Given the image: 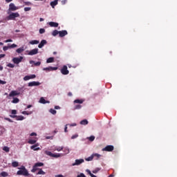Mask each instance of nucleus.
Returning <instances> with one entry per match:
<instances>
[{
	"label": "nucleus",
	"instance_id": "1",
	"mask_svg": "<svg viewBox=\"0 0 177 177\" xmlns=\"http://www.w3.org/2000/svg\"><path fill=\"white\" fill-rule=\"evenodd\" d=\"M38 167H44V163L43 162H37L35 163L33 167H32V169L31 170V172H37V171H38V169H39V168H38Z\"/></svg>",
	"mask_w": 177,
	"mask_h": 177
},
{
	"label": "nucleus",
	"instance_id": "2",
	"mask_svg": "<svg viewBox=\"0 0 177 177\" xmlns=\"http://www.w3.org/2000/svg\"><path fill=\"white\" fill-rule=\"evenodd\" d=\"M16 17H20V14L19 12H12L7 17V20H15Z\"/></svg>",
	"mask_w": 177,
	"mask_h": 177
},
{
	"label": "nucleus",
	"instance_id": "3",
	"mask_svg": "<svg viewBox=\"0 0 177 177\" xmlns=\"http://www.w3.org/2000/svg\"><path fill=\"white\" fill-rule=\"evenodd\" d=\"M17 175H23V176H29L28 170H19L17 172Z\"/></svg>",
	"mask_w": 177,
	"mask_h": 177
},
{
	"label": "nucleus",
	"instance_id": "4",
	"mask_svg": "<svg viewBox=\"0 0 177 177\" xmlns=\"http://www.w3.org/2000/svg\"><path fill=\"white\" fill-rule=\"evenodd\" d=\"M61 73L63 75H68L70 71L67 70V66L64 65L61 68Z\"/></svg>",
	"mask_w": 177,
	"mask_h": 177
},
{
	"label": "nucleus",
	"instance_id": "5",
	"mask_svg": "<svg viewBox=\"0 0 177 177\" xmlns=\"http://www.w3.org/2000/svg\"><path fill=\"white\" fill-rule=\"evenodd\" d=\"M45 154H46V156H50V157H54V158H59V157H60V153L55 154L49 151H46Z\"/></svg>",
	"mask_w": 177,
	"mask_h": 177
},
{
	"label": "nucleus",
	"instance_id": "6",
	"mask_svg": "<svg viewBox=\"0 0 177 177\" xmlns=\"http://www.w3.org/2000/svg\"><path fill=\"white\" fill-rule=\"evenodd\" d=\"M17 9H19V8L15 6V3H10L8 12H15V10H17Z\"/></svg>",
	"mask_w": 177,
	"mask_h": 177
},
{
	"label": "nucleus",
	"instance_id": "7",
	"mask_svg": "<svg viewBox=\"0 0 177 177\" xmlns=\"http://www.w3.org/2000/svg\"><path fill=\"white\" fill-rule=\"evenodd\" d=\"M22 61H23V57H14L12 59V62L15 64H19V63H21Z\"/></svg>",
	"mask_w": 177,
	"mask_h": 177
},
{
	"label": "nucleus",
	"instance_id": "8",
	"mask_svg": "<svg viewBox=\"0 0 177 177\" xmlns=\"http://www.w3.org/2000/svg\"><path fill=\"white\" fill-rule=\"evenodd\" d=\"M20 95V93L17 91H12L9 95L8 97H15V96H19Z\"/></svg>",
	"mask_w": 177,
	"mask_h": 177
},
{
	"label": "nucleus",
	"instance_id": "9",
	"mask_svg": "<svg viewBox=\"0 0 177 177\" xmlns=\"http://www.w3.org/2000/svg\"><path fill=\"white\" fill-rule=\"evenodd\" d=\"M113 150H114V146L113 145H107L102 149L103 151H113Z\"/></svg>",
	"mask_w": 177,
	"mask_h": 177
},
{
	"label": "nucleus",
	"instance_id": "10",
	"mask_svg": "<svg viewBox=\"0 0 177 177\" xmlns=\"http://www.w3.org/2000/svg\"><path fill=\"white\" fill-rule=\"evenodd\" d=\"M59 68L58 67H53V66H49L47 68H44L43 71H56Z\"/></svg>",
	"mask_w": 177,
	"mask_h": 177
},
{
	"label": "nucleus",
	"instance_id": "11",
	"mask_svg": "<svg viewBox=\"0 0 177 177\" xmlns=\"http://www.w3.org/2000/svg\"><path fill=\"white\" fill-rule=\"evenodd\" d=\"M41 84V82H30L28 83V86H39V85Z\"/></svg>",
	"mask_w": 177,
	"mask_h": 177
},
{
	"label": "nucleus",
	"instance_id": "12",
	"mask_svg": "<svg viewBox=\"0 0 177 177\" xmlns=\"http://www.w3.org/2000/svg\"><path fill=\"white\" fill-rule=\"evenodd\" d=\"M84 159H76L75 162L72 164L73 167H75V165H80V164H82L84 162Z\"/></svg>",
	"mask_w": 177,
	"mask_h": 177
},
{
	"label": "nucleus",
	"instance_id": "13",
	"mask_svg": "<svg viewBox=\"0 0 177 177\" xmlns=\"http://www.w3.org/2000/svg\"><path fill=\"white\" fill-rule=\"evenodd\" d=\"M38 146H39V144H35L30 147V149L31 150H34V151H38V150H41V148H39Z\"/></svg>",
	"mask_w": 177,
	"mask_h": 177
},
{
	"label": "nucleus",
	"instance_id": "14",
	"mask_svg": "<svg viewBox=\"0 0 177 177\" xmlns=\"http://www.w3.org/2000/svg\"><path fill=\"white\" fill-rule=\"evenodd\" d=\"M38 53V48H34L28 52V55L29 56H34V55H37Z\"/></svg>",
	"mask_w": 177,
	"mask_h": 177
},
{
	"label": "nucleus",
	"instance_id": "15",
	"mask_svg": "<svg viewBox=\"0 0 177 177\" xmlns=\"http://www.w3.org/2000/svg\"><path fill=\"white\" fill-rule=\"evenodd\" d=\"M46 44H48L46 40L43 39V40L41 41L40 44H39L38 48H39V49H41V48H44V46L46 45Z\"/></svg>",
	"mask_w": 177,
	"mask_h": 177
},
{
	"label": "nucleus",
	"instance_id": "16",
	"mask_svg": "<svg viewBox=\"0 0 177 177\" xmlns=\"http://www.w3.org/2000/svg\"><path fill=\"white\" fill-rule=\"evenodd\" d=\"M68 32H67V30H61L59 31V35L61 38H63V37H66Z\"/></svg>",
	"mask_w": 177,
	"mask_h": 177
},
{
	"label": "nucleus",
	"instance_id": "17",
	"mask_svg": "<svg viewBox=\"0 0 177 177\" xmlns=\"http://www.w3.org/2000/svg\"><path fill=\"white\" fill-rule=\"evenodd\" d=\"M48 24L50 27H59V24L57 22L50 21Z\"/></svg>",
	"mask_w": 177,
	"mask_h": 177
},
{
	"label": "nucleus",
	"instance_id": "18",
	"mask_svg": "<svg viewBox=\"0 0 177 177\" xmlns=\"http://www.w3.org/2000/svg\"><path fill=\"white\" fill-rule=\"evenodd\" d=\"M39 103H41V104H46V103H50L49 101H46L44 97H41L39 100Z\"/></svg>",
	"mask_w": 177,
	"mask_h": 177
},
{
	"label": "nucleus",
	"instance_id": "19",
	"mask_svg": "<svg viewBox=\"0 0 177 177\" xmlns=\"http://www.w3.org/2000/svg\"><path fill=\"white\" fill-rule=\"evenodd\" d=\"M57 3H58V1H57V0H55L54 1H51V2L50 3V6H51L53 9H55V6H56V5H57Z\"/></svg>",
	"mask_w": 177,
	"mask_h": 177
},
{
	"label": "nucleus",
	"instance_id": "20",
	"mask_svg": "<svg viewBox=\"0 0 177 177\" xmlns=\"http://www.w3.org/2000/svg\"><path fill=\"white\" fill-rule=\"evenodd\" d=\"M29 63H30V64H32V63H34V65L36 66H41V62H34V61H32V60H30V61L29 62Z\"/></svg>",
	"mask_w": 177,
	"mask_h": 177
},
{
	"label": "nucleus",
	"instance_id": "21",
	"mask_svg": "<svg viewBox=\"0 0 177 177\" xmlns=\"http://www.w3.org/2000/svg\"><path fill=\"white\" fill-rule=\"evenodd\" d=\"M89 124V122H88V120L84 119L80 122L81 125H88Z\"/></svg>",
	"mask_w": 177,
	"mask_h": 177
},
{
	"label": "nucleus",
	"instance_id": "22",
	"mask_svg": "<svg viewBox=\"0 0 177 177\" xmlns=\"http://www.w3.org/2000/svg\"><path fill=\"white\" fill-rule=\"evenodd\" d=\"M29 44H30V45H38V44H39V41H38V40H32L29 42Z\"/></svg>",
	"mask_w": 177,
	"mask_h": 177
},
{
	"label": "nucleus",
	"instance_id": "23",
	"mask_svg": "<svg viewBox=\"0 0 177 177\" xmlns=\"http://www.w3.org/2000/svg\"><path fill=\"white\" fill-rule=\"evenodd\" d=\"M17 53H22V52H24V46H22L18 49L16 50Z\"/></svg>",
	"mask_w": 177,
	"mask_h": 177
},
{
	"label": "nucleus",
	"instance_id": "24",
	"mask_svg": "<svg viewBox=\"0 0 177 177\" xmlns=\"http://www.w3.org/2000/svg\"><path fill=\"white\" fill-rule=\"evenodd\" d=\"M37 171H39L37 173V175H45V171H44L42 170V169H39Z\"/></svg>",
	"mask_w": 177,
	"mask_h": 177
},
{
	"label": "nucleus",
	"instance_id": "25",
	"mask_svg": "<svg viewBox=\"0 0 177 177\" xmlns=\"http://www.w3.org/2000/svg\"><path fill=\"white\" fill-rule=\"evenodd\" d=\"M55 62V58L49 57L46 60V63H53Z\"/></svg>",
	"mask_w": 177,
	"mask_h": 177
},
{
	"label": "nucleus",
	"instance_id": "26",
	"mask_svg": "<svg viewBox=\"0 0 177 177\" xmlns=\"http://www.w3.org/2000/svg\"><path fill=\"white\" fill-rule=\"evenodd\" d=\"M12 167H13L14 168L19 167V162L13 161L12 162Z\"/></svg>",
	"mask_w": 177,
	"mask_h": 177
},
{
	"label": "nucleus",
	"instance_id": "27",
	"mask_svg": "<svg viewBox=\"0 0 177 177\" xmlns=\"http://www.w3.org/2000/svg\"><path fill=\"white\" fill-rule=\"evenodd\" d=\"M28 143L29 145H35L37 143V140H29Z\"/></svg>",
	"mask_w": 177,
	"mask_h": 177
},
{
	"label": "nucleus",
	"instance_id": "28",
	"mask_svg": "<svg viewBox=\"0 0 177 177\" xmlns=\"http://www.w3.org/2000/svg\"><path fill=\"white\" fill-rule=\"evenodd\" d=\"M23 120H24V116H23V115L17 116V119H16L17 121H23Z\"/></svg>",
	"mask_w": 177,
	"mask_h": 177
},
{
	"label": "nucleus",
	"instance_id": "29",
	"mask_svg": "<svg viewBox=\"0 0 177 177\" xmlns=\"http://www.w3.org/2000/svg\"><path fill=\"white\" fill-rule=\"evenodd\" d=\"M19 102H20V100H19V98L14 97L13 100L12 101V103H14L15 104H16L17 103H19Z\"/></svg>",
	"mask_w": 177,
	"mask_h": 177
},
{
	"label": "nucleus",
	"instance_id": "30",
	"mask_svg": "<svg viewBox=\"0 0 177 177\" xmlns=\"http://www.w3.org/2000/svg\"><path fill=\"white\" fill-rule=\"evenodd\" d=\"M74 103H77L79 104H82L84 103V100H75Z\"/></svg>",
	"mask_w": 177,
	"mask_h": 177
},
{
	"label": "nucleus",
	"instance_id": "31",
	"mask_svg": "<svg viewBox=\"0 0 177 177\" xmlns=\"http://www.w3.org/2000/svg\"><path fill=\"white\" fill-rule=\"evenodd\" d=\"M0 175L1 176L6 177L9 176V174H8L6 171H2Z\"/></svg>",
	"mask_w": 177,
	"mask_h": 177
},
{
	"label": "nucleus",
	"instance_id": "32",
	"mask_svg": "<svg viewBox=\"0 0 177 177\" xmlns=\"http://www.w3.org/2000/svg\"><path fill=\"white\" fill-rule=\"evenodd\" d=\"M58 34H59V31H58L57 30H55L52 32V35H53V37H56V35H57Z\"/></svg>",
	"mask_w": 177,
	"mask_h": 177
},
{
	"label": "nucleus",
	"instance_id": "33",
	"mask_svg": "<svg viewBox=\"0 0 177 177\" xmlns=\"http://www.w3.org/2000/svg\"><path fill=\"white\" fill-rule=\"evenodd\" d=\"M3 150L6 151V153H9L10 149L8 147H3Z\"/></svg>",
	"mask_w": 177,
	"mask_h": 177
},
{
	"label": "nucleus",
	"instance_id": "34",
	"mask_svg": "<svg viewBox=\"0 0 177 177\" xmlns=\"http://www.w3.org/2000/svg\"><path fill=\"white\" fill-rule=\"evenodd\" d=\"M82 107V106H81L80 104L75 105L74 107V110H80V109H81Z\"/></svg>",
	"mask_w": 177,
	"mask_h": 177
},
{
	"label": "nucleus",
	"instance_id": "35",
	"mask_svg": "<svg viewBox=\"0 0 177 177\" xmlns=\"http://www.w3.org/2000/svg\"><path fill=\"white\" fill-rule=\"evenodd\" d=\"M55 150H57V151H62V150H63V147H55Z\"/></svg>",
	"mask_w": 177,
	"mask_h": 177
},
{
	"label": "nucleus",
	"instance_id": "36",
	"mask_svg": "<svg viewBox=\"0 0 177 177\" xmlns=\"http://www.w3.org/2000/svg\"><path fill=\"white\" fill-rule=\"evenodd\" d=\"M85 160L86 161H92V160H93V156L92 155L91 156L86 158Z\"/></svg>",
	"mask_w": 177,
	"mask_h": 177
},
{
	"label": "nucleus",
	"instance_id": "37",
	"mask_svg": "<svg viewBox=\"0 0 177 177\" xmlns=\"http://www.w3.org/2000/svg\"><path fill=\"white\" fill-rule=\"evenodd\" d=\"M50 113H51V114L55 115V114H56L57 111H56V110H55L53 109H50Z\"/></svg>",
	"mask_w": 177,
	"mask_h": 177
},
{
	"label": "nucleus",
	"instance_id": "38",
	"mask_svg": "<svg viewBox=\"0 0 177 177\" xmlns=\"http://www.w3.org/2000/svg\"><path fill=\"white\" fill-rule=\"evenodd\" d=\"M88 140H90V142H93V140H95V136H91L88 138Z\"/></svg>",
	"mask_w": 177,
	"mask_h": 177
},
{
	"label": "nucleus",
	"instance_id": "39",
	"mask_svg": "<svg viewBox=\"0 0 177 177\" xmlns=\"http://www.w3.org/2000/svg\"><path fill=\"white\" fill-rule=\"evenodd\" d=\"M93 157H97V158H100L101 155L99 153H93Z\"/></svg>",
	"mask_w": 177,
	"mask_h": 177
},
{
	"label": "nucleus",
	"instance_id": "40",
	"mask_svg": "<svg viewBox=\"0 0 177 177\" xmlns=\"http://www.w3.org/2000/svg\"><path fill=\"white\" fill-rule=\"evenodd\" d=\"M64 151L66 154H68L70 153V149H68V148H65Z\"/></svg>",
	"mask_w": 177,
	"mask_h": 177
},
{
	"label": "nucleus",
	"instance_id": "41",
	"mask_svg": "<svg viewBox=\"0 0 177 177\" xmlns=\"http://www.w3.org/2000/svg\"><path fill=\"white\" fill-rule=\"evenodd\" d=\"M28 80H30V75H26L24 77V81H28Z\"/></svg>",
	"mask_w": 177,
	"mask_h": 177
},
{
	"label": "nucleus",
	"instance_id": "42",
	"mask_svg": "<svg viewBox=\"0 0 177 177\" xmlns=\"http://www.w3.org/2000/svg\"><path fill=\"white\" fill-rule=\"evenodd\" d=\"M24 3L26 5V6H30L32 5L31 2L30 1H24Z\"/></svg>",
	"mask_w": 177,
	"mask_h": 177
},
{
	"label": "nucleus",
	"instance_id": "43",
	"mask_svg": "<svg viewBox=\"0 0 177 177\" xmlns=\"http://www.w3.org/2000/svg\"><path fill=\"white\" fill-rule=\"evenodd\" d=\"M7 66L10 67V68H15V64H8Z\"/></svg>",
	"mask_w": 177,
	"mask_h": 177
},
{
	"label": "nucleus",
	"instance_id": "44",
	"mask_svg": "<svg viewBox=\"0 0 177 177\" xmlns=\"http://www.w3.org/2000/svg\"><path fill=\"white\" fill-rule=\"evenodd\" d=\"M100 171V169L97 168L93 171V174H97Z\"/></svg>",
	"mask_w": 177,
	"mask_h": 177
},
{
	"label": "nucleus",
	"instance_id": "45",
	"mask_svg": "<svg viewBox=\"0 0 177 177\" xmlns=\"http://www.w3.org/2000/svg\"><path fill=\"white\" fill-rule=\"evenodd\" d=\"M29 10H31V8L30 7L24 8V11L25 12H29Z\"/></svg>",
	"mask_w": 177,
	"mask_h": 177
},
{
	"label": "nucleus",
	"instance_id": "46",
	"mask_svg": "<svg viewBox=\"0 0 177 177\" xmlns=\"http://www.w3.org/2000/svg\"><path fill=\"white\" fill-rule=\"evenodd\" d=\"M10 48H17V45L12 44L9 46Z\"/></svg>",
	"mask_w": 177,
	"mask_h": 177
},
{
	"label": "nucleus",
	"instance_id": "47",
	"mask_svg": "<svg viewBox=\"0 0 177 177\" xmlns=\"http://www.w3.org/2000/svg\"><path fill=\"white\" fill-rule=\"evenodd\" d=\"M44 32H45V29H44V28L39 29V34H44Z\"/></svg>",
	"mask_w": 177,
	"mask_h": 177
},
{
	"label": "nucleus",
	"instance_id": "48",
	"mask_svg": "<svg viewBox=\"0 0 177 177\" xmlns=\"http://www.w3.org/2000/svg\"><path fill=\"white\" fill-rule=\"evenodd\" d=\"M19 169H20V171L27 170V169H26V167L24 166H21V167L19 168Z\"/></svg>",
	"mask_w": 177,
	"mask_h": 177
},
{
	"label": "nucleus",
	"instance_id": "49",
	"mask_svg": "<svg viewBox=\"0 0 177 177\" xmlns=\"http://www.w3.org/2000/svg\"><path fill=\"white\" fill-rule=\"evenodd\" d=\"M30 80H34V78H35L37 76L35 75H29Z\"/></svg>",
	"mask_w": 177,
	"mask_h": 177
},
{
	"label": "nucleus",
	"instance_id": "50",
	"mask_svg": "<svg viewBox=\"0 0 177 177\" xmlns=\"http://www.w3.org/2000/svg\"><path fill=\"white\" fill-rule=\"evenodd\" d=\"M5 84H6V82L0 80V85H5Z\"/></svg>",
	"mask_w": 177,
	"mask_h": 177
},
{
	"label": "nucleus",
	"instance_id": "51",
	"mask_svg": "<svg viewBox=\"0 0 177 177\" xmlns=\"http://www.w3.org/2000/svg\"><path fill=\"white\" fill-rule=\"evenodd\" d=\"M6 121H8L9 122H13V120H11L9 118H5Z\"/></svg>",
	"mask_w": 177,
	"mask_h": 177
},
{
	"label": "nucleus",
	"instance_id": "52",
	"mask_svg": "<svg viewBox=\"0 0 177 177\" xmlns=\"http://www.w3.org/2000/svg\"><path fill=\"white\" fill-rule=\"evenodd\" d=\"M11 114H17V111H16V110H15V109H13V110H12V111H11Z\"/></svg>",
	"mask_w": 177,
	"mask_h": 177
},
{
	"label": "nucleus",
	"instance_id": "53",
	"mask_svg": "<svg viewBox=\"0 0 177 177\" xmlns=\"http://www.w3.org/2000/svg\"><path fill=\"white\" fill-rule=\"evenodd\" d=\"M77 177H86V176H85V174H80V175H77Z\"/></svg>",
	"mask_w": 177,
	"mask_h": 177
},
{
	"label": "nucleus",
	"instance_id": "54",
	"mask_svg": "<svg viewBox=\"0 0 177 177\" xmlns=\"http://www.w3.org/2000/svg\"><path fill=\"white\" fill-rule=\"evenodd\" d=\"M76 138H78V135H77V134L73 135V136L71 137V139H76Z\"/></svg>",
	"mask_w": 177,
	"mask_h": 177
},
{
	"label": "nucleus",
	"instance_id": "55",
	"mask_svg": "<svg viewBox=\"0 0 177 177\" xmlns=\"http://www.w3.org/2000/svg\"><path fill=\"white\" fill-rule=\"evenodd\" d=\"M10 117H11V118H17V115H10Z\"/></svg>",
	"mask_w": 177,
	"mask_h": 177
},
{
	"label": "nucleus",
	"instance_id": "56",
	"mask_svg": "<svg viewBox=\"0 0 177 177\" xmlns=\"http://www.w3.org/2000/svg\"><path fill=\"white\" fill-rule=\"evenodd\" d=\"M8 49H9V46H4L3 48V50H8Z\"/></svg>",
	"mask_w": 177,
	"mask_h": 177
},
{
	"label": "nucleus",
	"instance_id": "57",
	"mask_svg": "<svg viewBox=\"0 0 177 177\" xmlns=\"http://www.w3.org/2000/svg\"><path fill=\"white\" fill-rule=\"evenodd\" d=\"M70 127H77V124L76 123L71 124Z\"/></svg>",
	"mask_w": 177,
	"mask_h": 177
},
{
	"label": "nucleus",
	"instance_id": "58",
	"mask_svg": "<svg viewBox=\"0 0 177 177\" xmlns=\"http://www.w3.org/2000/svg\"><path fill=\"white\" fill-rule=\"evenodd\" d=\"M86 172H88V175H90V176L92 175V172H91L89 169H87Z\"/></svg>",
	"mask_w": 177,
	"mask_h": 177
},
{
	"label": "nucleus",
	"instance_id": "59",
	"mask_svg": "<svg viewBox=\"0 0 177 177\" xmlns=\"http://www.w3.org/2000/svg\"><path fill=\"white\" fill-rule=\"evenodd\" d=\"M30 136H37V133H30Z\"/></svg>",
	"mask_w": 177,
	"mask_h": 177
},
{
	"label": "nucleus",
	"instance_id": "60",
	"mask_svg": "<svg viewBox=\"0 0 177 177\" xmlns=\"http://www.w3.org/2000/svg\"><path fill=\"white\" fill-rule=\"evenodd\" d=\"M6 42H13V40L8 39L6 40Z\"/></svg>",
	"mask_w": 177,
	"mask_h": 177
},
{
	"label": "nucleus",
	"instance_id": "61",
	"mask_svg": "<svg viewBox=\"0 0 177 177\" xmlns=\"http://www.w3.org/2000/svg\"><path fill=\"white\" fill-rule=\"evenodd\" d=\"M5 54H0V59H2V57H5Z\"/></svg>",
	"mask_w": 177,
	"mask_h": 177
},
{
	"label": "nucleus",
	"instance_id": "62",
	"mask_svg": "<svg viewBox=\"0 0 177 177\" xmlns=\"http://www.w3.org/2000/svg\"><path fill=\"white\" fill-rule=\"evenodd\" d=\"M55 110H59V109H60V106H55Z\"/></svg>",
	"mask_w": 177,
	"mask_h": 177
},
{
	"label": "nucleus",
	"instance_id": "63",
	"mask_svg": "<svg viewBox=\"0 0 177 177\" xmlns=\"http://www.w3.org/2000/svg\"><path fill=\"white\" fill-rule=\"evenodd\" d=\"M55 177H63V175H62V174H58V175H56Z\"/></svg>",
	"mask_w": 177,
	"mask_h": 177
},
{
	"label": "nucleus",
	"instance_id": "64",
	"mask_svg": "<svg viewBox=\"0 0 177 177\" xmlns=\"http://www.w3.org/2000/svg\"><path fill=\"white\" fill-rule=\"evenodd\" d=\"M64 132H67V124L65 126Z\"/></svg>",
	"mask_w": 177,
	"mask_h": 177
}]
</instances>
